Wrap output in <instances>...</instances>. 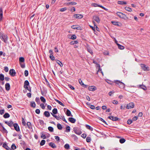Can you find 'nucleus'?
Instances as JSON below:
<instances>
[{"label":"nucleus","instance_id":"nucleus-1","mask_svg":"<svg viewBox=\"0 0 150 150\" xmlns=\"http://www.w3.org/2000/svg\"><path fill=\"white\" fill-rule=\"evenodd\" d=\"M115 83L117 84L121 88H124L125 87V84L120 81H115Z\"/></svg>","mask_w":150,"mask_h":150},{"label":"nucleus","instance_id":"nucleus-46","mask_svg":"<svg viewBox=\"0 0 150 150\" xmlns=\"http://www.w3.org/2000/svg\"><path fill=\"white\" fill-rule=\"evenodd\" d=\"M48 130L50 132H52L53 131V128L52 127H48Z\"/></svg>","mask_w":150,"mask_h":150},{"label":"nucleus","instance_id":"nucleus-35","mask_svg":"<svg viewBox=\"0 0 150 150\" xmlns=\"http://www.w3.org/2000/svg\"><path fill=\"white\" fill-rule=\"evenodd\" d=\"M57 127L58 129L59 130H61L62 129V127L61 125L59 123L57 125Z\"/></svg>","mask_w":150,"mask_h":150},{"label":"nucleus","instance_id":"nucleus-41","mask_svg":"<svg viewBox=\"0 0 150 150\" xmlns=\"http://www.w3.org/2000/svg\"><path fill=\"white\" fill-rule=\"evenodd\" d=\"M3 17V12L2 10H0V20H1Z\"/></svg>","mask_w":150,"mask_h":150},{"label":"nucleus","instance_id":"nucleus-2","mask_svg":"<svg viewBox=\"0 0 150 150\" xmlns=\"http://www.w3.org/2000/svg\"><path fill=\"white\" fill-rule=\"evenodd\" d=\"M0 38L3 40L5 42V43L7 42V40L8 39V38L6 35L2 34H0Z\"/></svg>","mask_w":150,"mask_h":150},{"label":"nucleus","instance_id":"nucleus-17","mask_svg":"<svg viewBox=\"0 0 150 150\" xmlns=\"http://www.w3.org/2000/svg\"><path fill=\"white\" fill-rule=\"evenodd\" d=\"M49 145L53 148H55L56 147L55 144L53 142H51L49 143Z\"/></svg>","mask_w":150,"mask_h":150},{"label":"nucleus","instance_id":"nucleus-44","mask_svg":"<svg viewBox=\"0 0 150 150\" xmlns=\"http://www.w3.org/2000/svg\"><path fill=\"white\" fill-rule=\"evenodd\" d=\"M22 122L23 125L24 126H25L26 125V124L25 122V120L23 118H22Z\"/></svg>","mask_w":150,"mask_h":150},{"label":"nucleus","instance_id":"nucleus-29","mask_svg":"<svg viewBox=\"0 0 150 150\" xmlns=\"http://www.w3.org/2000/svg\"><path fill=\"white\" fill-rule=\"evenodd\" d=\"M97 66L98 67V72H100L101 71V73L102 74V75H103V72L102 71V69H101L100 67V65L99 64H97Z\"/></svg>","mask_w":150,"mask_h":150},{"label":"nucleus","instance_id":"nucleus-39","mask_svg":"<svg viewBox=\"0 0 150 150\" xmlns=\"http://www.w3.org/2000/svg\"><path fill=\"white\" fill-rule=\"evenodd\" d=\"M55 100L59 104L62 105L63 106H64V104L62 102L57 100Z\"/></svg>","mask_w":150,"mask_h":150},{"label":"nucleus","instance_id":"nucleus-28","mask_svg":"<svg viewBox=\"0 0 150 150\" xmlns=\"http://www.w3.org/2000/svg\"><path fill=\"white\" fill-rule=\"evenodd\" d=\"M74 132L77 134L80 135L81 134V132L77 130L74 129Z\"/></svg>","mask_w":150,"mask_h":150},{"label":"nucleus","instance_id":"nucleus-27","mask_svg":"<svg viewBox=\"0 0 150 150\" xmlns=\"http://www.w3.org/2000/svg\"><path fill=\"white\" fill-rule=\"evenodd\" d=\"M117 45L118 46V47L119 48V49L120 50H123L125 48V47L119 44H117Z\"/></svg>","mask_w":150,"mask_h":150},{"label":"nucleus","instance_id":"nucleus-55","mask_svg":"<svg viewBox=\"0 0 150 150\" xmlns=\"http://www.w3.org/2000/svg\"><path fill=\"white\" fill-rule=\"evenodd\" d=\"M35 100L38 104H39L40 103V99L39 98L36 97L35 98Z\"/></svg>","mask_w":150,"mask_h":150},{"label":"nucleus","instance_id":"nucleus-59","mask_svg":"<svg viewBox=\"0 0 150 150\" xmlns=\"http://www.w3.org/2000/svg\"><path fill=\"white\" fill-rule=\"evenodd\" d=\"M127 123L128 124H130L132 123V120H131L129 119L127 120Z\"/></svg>","mask_w":150,"mask_h":150},{"label":"nucleus","instance_id":"nucleus-8","mask_svg":"<svg viewBox=\"0 0 150 150\" xmlns=\"http://www.w3.org/2000/svg\"><path fill=\"white\" fill-rule=\"evenodd\" d=\"M9 74L12 76H15L16 74L15 70L13 69H11L9 71Z\"/></svg>","mask_w":150,"mask_h":150},{"label":"nucleus","instance_id":"nucleus-14","mask_svg":"<svg viewBox=\"0 0 150 150\" xmlns=\"http://www.w3.org/2000/svg\"><path fill=\"white\" fill-rule=\"evenodd\" d=\"M79 83L82 86H83L84 87H87V85H85L83 83V82L81 80V79H79Z\"/></svg>","mask_w":150,"mask_h":150},{"label":"nucleus","instance_id":"nucleus-20","mask_svg":"<svg viewBox=\"0 0 150 150\" xmlns=\"http://www.w3.org/2000/svg\"><path fill=\"white\" fill-rule=\"evenodd\" d=\"M25 61V59L24 57H20L19 58V63L24 62Z\"/></svg>","mask_w":150,"mask_h":150},{"label":"nucleus","instance_id":"nucleus-47","mask_svg":"<svg viewBox=\"0 0 150 150\" xmlns=\"http://www.w3.org/2000/svg\"><path fill=\"white\" fill-rule=\"evenodd\" d=\"M70 131V127L69 126H67L66 127V132H69Z\"/></svg>","mask_w":150,"mask_h":150},{"label":"nucleus","instance_id":"nucleus-62","mask_svg":"<svg viewBox=\"0 0 150 150\" xmlns=\"http://www.w3.org/2000/svg\"><path fill=\"white\" fill-rule=\"evenodd\" d=\"M24 88L26 89H27L30 92L31 91L30 88V87L28 88V86L25 87Z\"/></svg>","mask_w":150,"mask_h":150},{"label":"nucleus","instance_id":"nucleus-30","mask_svg":"<svg viewBox=\"0 0 150 150\" xmlns=\"http://www.w3.org/2000/svg\"><path fill=\"white\" fill-rule=\"evenodd\" d=\"M117 3L119 4H121V5H124V4H126L127 3L126 1H118L117 2Z\"/></svg>","mask_w":150,"mask_h":150},{"label":"nucleus","instance_id":"nucleus-38","mask_svg":"<svg viewBox=\"0 0 150 150\" xmlns=\"http://www.w3.org/2000/svg\"><path fill=\"white\" fill-rule=\"evenodd\" d=\"M3 146L7 150H8V149L9 148L7 145L5 143H4L3 144Z\"/></svg>","mask_w":150,"mask_h":150},{"label":"nucleus","instance_id":"nucleus-63","mask_svg":"<svg viewBox=\"0 0 150 150\" xmlns=\"http://www.w3.org/2000/svg\"><path fill=\"white\" fill-rule=\"evenodd\" d=\"M39 122L40 125H43L44 124V121L42 120H39Z\"/></svg>","mask_w":150,"mask_h":150},{"label":"nucleus","instance_id":"nucleus-40","mask_svg":"<svg viewBox=\"0 0 150 150\" xmlns=\"http://www.w3.org/2000/svg\"><path fill=\"white\" fill-rule=\"evenodd\" d=\"M52 113L54 114H56L57 113V108H54L52 111Z\"/></svg>","mask_w":150,"mask_h":150},{"label":"nucleus","instance_id":"nucleus-64","mask_svg":"<svg viewBox=\"0 0 150 150\" xmlns=\"http://www.w3.org/2000/svg\"><path fill=\"white\" fill-rule=\"evenodd\" d=\"M40 106L43 109H44L45 108L44 104L43 103H42L40 105Z\"/></svg>","mask_w":150,"mask_h":150},{"label":"nucleus","instance_id":"nucleus-49","mask_svg":"<svg viewBox=\"0 0 150 150\" xmlns=\"http://www.w3.org/2000/svg\"><path fill=\"white\" fill-rule=\"evenodd\" d=\"M11 148L13 150H14L16 148V146L15 144H13L11 146Z\"/></svg>","mask_w":150,"mask_h":150},{"label":"nucleus","instance_id":"nucleus-36","mask_svg":"<svg viewBox=\"0 0 150 150\" xmlns=\"http://www.w3.org/2000/svg\"><path fill=\"white\" fill-rule=\"evenodd\" d=\"M30 106L31 107L33 108H35L36 106V104L34 102H31L30 104Z\"/></svg>","mask_w":150,"mask_h":150},{"label":"nucleus","instance_id":"nucleus-16","mask_svg":"<svg viewBox=\"0 0 150 150\" xmlns=\"http://www.w3.org/2000/svg\"><path fill=\"white\" fill-rule=\"evenodd\" d=\"M69 120L72 123H74L76 121V120L73 117L69 118Z\"/></svg>","mask_w":150,"mask_h":150},{"label":"nucleus","instance_id":"nucleus-48","mask_svg":"<svg viewBox=\"0 0 150 150\" xmlns=\"http://www.w3.org/2000/svg\"><path fill=\"white\" fill-rule=\"evenodd\" d=\"M45 140H42L40 143V145L41 146H43V145L45 144Z\"/></svg>","mask_w":150,"mask_h":150},{"label":"nucleus","instance_id":"nucleus-12","mask_svg":"<svg viewBox=\"0 0 150 150\" xmlns=\"http://www.w3.org/2000/svg\"><path fill=\"white\" fill-rule=\"evenodd\" d=\"M5 123L10 127L13 126L14 124L13 122L12 121L9 122L6 121L5 122Z\"/></svg>","mask_w":150,"mask_h":150},{"label":"nucleus","instance_id":"nucleus-51","mask_svg":"<svg viewBox=\"0 0 150 150\" xmlns=\"http://www.w3.org/2000/svg\"><path fill=\"white\" fill-rule=\"evenodd\" d=\"M76 38V35H73L71 36V37L70 39L72 40H75Z\"/></svg>","mask_w":150,"mask_h":150},{"label":"nucleus","instance_id":"nucleus-11","mask_svg":"<svg viewBox=\"0 0 150 150\" xmlns=\"http://www.w3.org/2000/svg\"><path fill=\"white\" fill-rule=\"evenodd\" d=\"M117 15L120 17L121 18H124L125 16V14H123V13H122L120 12H117Z\"/></svg>","mask_w":150,"mask_h":150},{"label":"nucleus","instance_id":"nucleus-37","mask_svg":"<svg viewBox=\"0 0 150 150\" xmlns=\"http://www.w3.org/2000/svg\"><path fill=\"white\" fill-rule=\"evenodd\" d=\"M40 99L41 101L44 103H45L46 102V100L45 99L43 96H41L40 97Z\"/></svg>","mask_w":150,"mask_h":150},{"label":"nucleus","instance_id":"nucleus-57","mask_svg":"<svg viewBox=\"0 0 150 150\" xmlns=\"http://www.w3.org/2000/svg\"><path fill=\"white\" fill-rule=\"evenodd\" d=\"M54 138L55 139L57 140V141L58 142H59V137L58 136H55L54 137Z\"/></svg>","mask_w":150,"mask_h":150},{"label":"nucleus","instance_id":"nucleus-9","mask_svg":"<svg viewBox=\"0 0 150 150\" xmlns=\"http://www.w3.org/2000/svg\"><path fill=\"white\" fill-rule=\"evenodd\" d=\"M108 118L110 119L113 121H116L118 120L119 118L117 117H114L112 116H110L108 117Z\"/></svg>","mask_w":150,"mask_h":150},{"label":"nucleus","instance_id":"nucleus-10","mask_svg":"<svg viewBox=\"0 0 150 150\" xmlns=\"http://www.w3.org/2000/svg\"><path fill=\"white\" fill-rule=\"evenodd\" d=\"M97 88L94 86H91L88 87V89L90 91H94L96 90Z\"/></svg>","mask_w":150,"mask_h":150},{"label":"nucleus","instance_id":"nucleus-13","mask_svg":"<svg viewBox=\"0 0 150 150\" xmlns=\"http://www.w3.org/2000/svg\"><path fill=\"white\" fill-rule=\"evenodd\" d=\"M92 6H94V7H97V6L100 7L101 8H102L103 9H106L103 6H100V5H98V4H92Z\"/></svg>","mask_w":150,"mask_h":150},{"label":"nucleus","instance_id":"nucleus-34","mask_svg":"<svg viewBox=\"0 0 150 150\" xmlns=\"http://www.w3.org/2000/svg\"><path fill=\"white\" fill-rule=\"evenodd\" d=\"M4 118H8L10 117L9 114L7 113H5L3 116Z\"/></svg>","mask_w":150,"mask_h":150},{"label":"nucleus","instance_id":"nucleus-58","mask_svg":"<svg viewBox=\"0 0 150 150\" xmlns=\"http://www.w3.org/2000/svg\"><path fill=\"white\" fill-rule=\"evenodd\" d=\"M112 103L113 104H118V101H117L116 100H113L112 101Z\"/></svg>","mask_w":150,"mask_h":150},{"label":"nucleus","instance_id":"nucleus-19","mask_svg":"<svg viewBox=\"0 0 150 150\" xmlns=\"http://www.w3.org/2000/svg\"><path fill=\"white\" fill-rule=\"evenodd\" d=\"M71 28L74 29L79 30L80 29V27L79 26L72 25L71 26Z\"/></svg>","mask_w":150,"mask_h":150},{"label":"nucleus","instance_id":"nucleus-7","mask_svg":"<svg viewBox=\"0 0 150 150\" xmlns=\"http://www.w3.org/2000/svg\"><path fill=\"white\" fill-rule=\"evenodd\" d=\"M13 126L16 130L17 132H19L20 131V130L19 127L17 123L14 124Z\"/></svg>","mask_w":150,"mask_h":150},{"label":"nucleus","instance_id":"nucleus-25","mask_svg":"<svg viewBox=\"0 0 150 150\" xmlns=\"http://www.w3.org/2000/svg\"><path fill=\"white\" fill-rule=\"evenodd\" d=\"M66 115L67 116H72V115H71V112L69 110H67V112H66Z\"/></svg>","mask_w":150,"mask_h":150},{"label":"nucleus","instance_id":"nucleus-52","mask_svg":"<svg viewBox=\"0 0 150 150\" xmlns=\"http://www.w3.org/2000/svg\"><path fill=\"white\" fill-rule=\"evenodd\" d=\"M50 58L52 60H54V57L53 56V54H50Z\"/></svg>","mask_w":150,"mask_h":150},{"label":"nucleus","instance_id":"nucleus-56","mask_svg":"<svg viewBox=\"0 0 150 150\" xmlns=\"http://www.w3.org/2000/svg\"><path fill=\"white\" fill-rule=\"evenodd\" d=\"M87 50L88 52L91 53V54H93V52L92 51L90 48H88Z\"/></svg>","mask_w":150,"mask_h":150},{"label":"nucleus","instance_id":"nucleus-4","mask_svg":"<svg viewBox=\"0 0 150 150\" xmlns=\"http://www.w3.org/2000/svg\"><path fill=\"white\" fill-rule=\"evenodd\" d=\"M134 103L133 102H131L127 105L126 108L127 109H131L134 108Z\"/></svg>","mask_w":150,"mask_h":150},{"label":"nucleus","instance_id":"nucleus-61","mask_svg":"<svg viewBox=\"0 0 150 150\" xmlns=\"http://www.w3.org/2000/svg\"><path fill=\"white\" fill-rule=\"evenodd\" d=\"M99 120L103 122L105 124L106 123V122L103 118L101 117H99Z\"/></svg>","mask_w":150,"mask_h":150},{"label":"nucleus","instance_id":"nucleus-50","mask_svg":"<svg viewBox=\"0 0 150 150\" xmlns=\"http://www.w3.org/2000/svg\"><path fill=\"white\" fill-rule=\"evenodd\" d=\"M125 141L124 139H120L119 142L121 143H123L125 142Z\"/></svg>","mask_w":150,"mask_h":150},{"label":"nucleus","instance_id":"nucleus-6","mask_svg":"<svg viewBox=\"0 0 150 150\" xmlns=\"http://www.w3.org/2000/svg\"><path fill=\"white\" fill-rule=\"evenodd\" d=\"M141 67L142 69L144 70V71H149V67L147 66H146L145 64H141Z\"/></svg>","mask_w":150,"mask_h":150},{"label":"nucleus","instance_id":"nucleus-26","mask_svg":"<svg viewBox=\"0 0 150 150\" xmlns=\"http://www.w3.org/2000/svg\"><path fill=\"white\" fill-rule=\"evenodd\" d=\"M27 125L29 129H30L32 128V126L30 122H28L27 123Z\"/></svg>","mask_w":150,"mask_h":150},{"label":"nucleus","instance_id":"nucleus-53","mask_svg":"<svg viewBox=\"0 0 150 150\" xmlns=\"http://www.w3.org/2000/svg\"><path fill=\"white\" fill-rule=\"evenodd\" d=\"M91 138L89 137H87L86 138V141L87 142H89L91 141Z\"/></svg>","mask_w":150,"mask_h":150},{"label":"nucleus","instance_id":"nucleus-54","mask_svg":"<svg viewBox=\"0 0 150 150\" xmlns=\"http://www.w3.org/2000/svg\"><path fill=\"white\" fill-rule=\"evenodd\" d=\"M28 74V70H25L24 71V75L25 76H27Z\"/></svg>","mask_w":150,"mask_h":150},{"label":"nucleus","instance_id":"nucleus-45","mask_svg":"<svg viewBox=\"0 0 150 150\" xmlns=\"http://www.w3.org/2000/svg\"><path fill=\"white\" fill-rule=\"evenodd\" d=\"M112 23L114 25H118L119 26V25L118 24L119 23L117 22H115V21H112Z\"/></svg>","mask_w":150,"mask_h":150},{"label":"nucleus","instance_id":"nucleus-18","mask_svg":"<svg viewBox=\"0 0 150 150\" xmlns=\"http://www.w3.org/2000/svg\"><path fill=\"white\" fill-rule=\"evenodd\" d=\"M10 85L9 83H6L5 84V88L7 91H9L10 89Z\"/></svg>","mask_w":150,"mask_h":150},{"label":"nucleus","instance_id":"nucleus-21","mask_svg":"<svg viewBox=\"0 0 150 150\" xmlns=\"http://www.w3.org/2000/svg\"><path fill=\"white\" fill-rule=\"evenodd\" d=\"M139 86V87L142 88L145 91L147 89L146 86L143 85H140Z\"/></svg>","mask_w":150,"mask_h":150},{"label":"nucleus","instance_id":"nucleus-32","mask_svg":"<svg viewBox=\"0 0 150 150\" xmlns=\"http://www.w3.org/2000/svg\"><path fill=\"white\" fill-rule=\"evenodd\" d=\"M86 127L87 129H88L91 131L93 130V128L88 125H86Z\"/></svg>","mask_w":150,"mask_h":150},{"label":"nucleus","instance_id":"nucleus-22","mask_svg":"<svg viewBox=\"0 0 150 150\" xmlns=\"http://www.w3.org/2000/svg\"><path fill=\"white\" fill-rule=\"evenodd\" d=\"M44 115L46 117H49L50 116V113L49 112L47 111H45L44 112Z\"/></svg>","mask_w":150,"mask_h":150},{"label":"nucleus","instance_id":"nucleus-3","mask_svg":"<svg viewBox=\"0 0 150 150\" xmlns=\"http://www.w3.org/2000/svg\"><path fill=\"white\" fill-rule=\"evenodd\" d=\"M0 130L3 133H7L8 132L7 130L0 123Z\"/></svg>","mask_w":150,"mask_h":150},{"label":"nucleus","instance_id":"nucleus-60","mask_svg":"<svg viewBox=\"0 0 150 150\" xmlns=\"http://www.w3.org/2000/svg\"><path fill=\"white\" fill-rule=\"evenodd\" d=\"M4 70L6 72H7L8 71V68L7 67H5L4 68Z\"/></svg>","mask_w":150,"mask_h":150},{"label":"nucleus","instance_id":"nucleus-23","mask_svg":"<svg viewBox=\"0 0 150 150\" xmlns=\"http://www.w3.org/2000/svg\"><path fill=\"white\" fill-rule=\"evenodd\" d=\"M61 119L63 121L66 122V123L67 122V121L65 120L64 117V116H62L61 115H59V119Z\"/></svg>","mask_w":150,"mask_h":150},{"label":"nucleus","instance_id":"nucleus-31","mask_svg":"<svg viewBox=\"0 0 150 150\" xmlns=\"http://www.w3.org/2000/svg\"><path fill=\"white\" fill-rule=\"evenodd\" d=\"M78 43V42L77 40H75L72 41L70 42V44L71 45H74L75 44H77Z\"/></svg>","mask_w":150,"mask_h":150},{"label":"nucleus","instance_id":"nucleus-15","mask_svg":"<svg viewBox=\"0 0 150 150\" xmlns=\"http://www.w3.org/2000/svg\"><path fill=\"white\" fill-rule=\"evenodd\" d=\"M83 16L82 15L76 14L74 15V17L76 18H82Z\"/></svg>","mask_w":150,"mask_h":150},{"label":"nucleus","instance_id":"nucleus-5","mask_svg":"<svg viewBox=\"0 0 150 150\" xmlns=\"http://www.w3.org/2000/svg\"><path fill=\"white\" fill-rule=\"evenodd\" d=\"M93 21H96L97 23H99L100 21V19L99 17L96 16H94L93 17Z\"/></svg>","mask_w":150,"mask_h":150},{"label":"nucleus","instance_id":"nucleus-33","mask_svg":"<svg viewBox=\"0 0 150 150\" xmlns=\"http://www.w3.org/2000/svg\"><path fill=\"white\" fill-rule=\"evenodd\" d=\"M56 62L59 65V66L62 67L63 66V64L62 62H60L58 60H56Z\"/></svg>","mask_w":150,"mask_h":150},{"label":"nucleus","instance_id":"nucleus-43","mask_svg":"<svg viewBox=\"0 0 150 150\" xmlns=\"http://www.w3.org/2000/svg\"><path fill=\"white\" fill-rule=\"evenodd\" d=\"M4 79V76L2 74H0V80L1 81H3Z\"/></svg>","mask_w":150,"mask_h":150},{"label":"nucleus","instance_id":"nucleus-24","mask_svg":"<svg viewBox=\"0 0 150 150\" xmlns=\"http://www.w3.org/2000/svg\"><path fill=\"white\" fill-rule=\"evenodd\" d=\"M29 82L27 80H26L25 81L24 83V87H26L27 86H29Z\"/></svg>","mask_w":150,"mask_h":150},{"label":"nucleus","instance_id":"nucleus-42","mask_svg":"<svg viewBox=\"0 0 150 150\" xmlns=\"http://www.w3.org/2000/svg\"><path fill=\"white\" fill-rule=\"evenodd\" d=\"M69 145L67 144H65L64 146V148L67 149H68L69 148Z\"/></svg>","mask_w":150,"mask_h":150}]
</instances>
